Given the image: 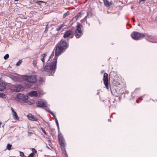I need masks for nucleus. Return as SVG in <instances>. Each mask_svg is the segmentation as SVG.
<instances>
[{
    "label": "nucleus",
    "instance_id": "obj_1",
    "mask_svg": "<svg viewBox=\"0 0 157 157\" xmlns=\"http://www.w3.org/2000/svg\"><path fill=\"white\" fill-rule=\"evenodd\" d=\"M68 47V45L65 40H62L60 41L55 49V55L53 61L49 64L47 63L44 67L40 69V70L42 72L51 71L49 75H52L55 73L56 68L58 56L61 54Z\"/></svg>",
    "mask_w": 157,
    "mask_h": 157
},
{
    "label": "nucleus",
    "instance_id": "obj_2",
    "mask_svg": "<svg viewBox=\"0 0 157 157\" xmlns=\"http://www.w3.org/2000/svg\"><path fill=\"white\" fill-rule=\"evenodd\" d=\"M22 78L25 81V87L36 89V87L34 84H33L35 83L36 81V77L34 75H22Z\"/></svg>",
    "mask_w": 157,
    "mask_h": 157
},
{
    "label": "nucleus",
    "instance_id": "obj_3",
    "mask_svg": "<svg viewBox=\"0 0 157 157\" xmlns=\"http://www.w3.org/2000/svg\"><path fill=\"white\" fill-rule=\"evenodd\" d=\"M132 38L135 40H138L142 38H144L145 37H147L150 39H152V36L150 35H148L145 34H143L138 33L137 32H134L131 33V35Z\"/></svg>",
    "mask_w": 157,
    "mask_h": 157
},
{
    "label": "nucleus",
    "instance_id": "obj_4",
    "mask_svg": "<svg viewBox=\"0 0 157 157\" xmlns=\"http://www.w3.org/2000/svg\"><path fill=\"white\" fill-rule=\"evenodd\" d=\"M77 29L76 30L75 36L76 38H78L80 37L83 34L82 26L80 24H78L77 26Z\"/></svg>",
    "mask_w": 157,
    "mask_h": 157
},
{
    "label": "nucleus",
    "instance_id": "obj_5",
    "mask_svg": "<svg viewBox=\"0 0 157 157\" xmlns=\"http://www.w3.org/2000/svg\"><path fill=\"white\" fill-rule=\"evenodd\" d=\"M17 97L18 99L22 100L25 102H28L29 101L28 97L27 95L19 94H17Z\"/></svg>",
    "mask_w": 157,
    "mask_h": 157
},
{
    "label": "nucleus",
    "instance_id": "obj_6",
    "mask_svg": "<svg viewBox=\"0 0 157 157\" xmlns=\"http://www.w3.org/2000/svg\"><path fill=\"white\" fill-rule=\"evenodd\" d=\"M37 105L40 107H44L47 106V103L44 100L42 99L39 100L36 102Z\"/></svg>",
    "mask_w": 157,
    "mask_h": 157
},
{
    "label": "nucleus",
    "instance_id": "obj_7",
    "mask_svg": "<svg viewBox=\"0 0 157 157\" xmlns=\"http://www.w3.org/2000/svg\"><path fill=\"white\" fill-rule=\"evenodd\" d=\"M74 32L72 30H69L66 31L64 33L63 37L64 38L70 37L72 38L73 37Z\"/></svg>",
    "mask_w": 157,
    "mask_h": 157
},
{
    "label": "nucleus",
    "instance_id": "obj_8",
    "mask_svg": "<svg viewBox=\"0 0 157 157\" xmlns=\"http://www.w3.org/2000/svg\"><path fill=\"white\" fill-rule=\"evenodd\" d=\"M103 80L104 83L107 89H109V83L108 80V74L105 73L104 74Z\"/></svg>",
    "mask_w": 157,
    "mask_h": 157
},
{
    "label": "nucleus",
    "instance_id": "obj_9",
    "mask_svg": "<svg viewBox=\"0 0 157 157\" xmlns=\"http://www.w3.org/2000/svg\"><path fill=\"white\" fill-rule=\"evenodd\" d=\"M58 138L60 145L62 147H64L65 146V140L61 133L59 134Z\"/></svg>",
    "mask_w": 157,
    "mask_h": 157
},
{
    "label": "nucleus",
    "instance_id": "obj_10",
    "mask_svg": "<svg viewBox=\"0 0 157 157\" xmlns=\"http://www.w3.org/2000/svg\"><path fill=\"white\" fill-rule=\"evenodd\" d=\"M21 86L19 85H14L12 86V90L13 91L19 92L21 90Z\"/></svg>",
    "mask_w": 157,
    "mask_h": 157
},
{
    "label": "nucleus",
    "instance_id": "obj_11",
    "mask_svg": "<svg viewBox=\"0 0 157 157\" xmlns=\"http://www.w3.org/2000/svg\"><path fill=\"white\" fill-rule=\"evenodd\" d=\"M27 117L30 121H37V118L32 114L29 113L27 115Z\"/></svg>",
    "mask_w": 157,
    "mask_h": 157
},
{
    "label": "nucleus",
    "instance_id": "obj_12",
    "mask_svg": "<svg viewBox=\"0 0 157 157\" xmlns=\"http://www.w3.org/2000/svg\"><path fill=\"white\" fill-rule=\"evenodd\" d=\"M11 110L12 112L13 113V118L15 120H19V118L16 112L14 111V109L12 107L11 108Z\"/></svg>",
    "mask_w": 157,
    "mask_h": 157
},
{
    "label": "nucleus",
    "instance_id": "obj_13",
    "mask_svg": "<svg viewBox=\"0 0 157 157\" xmlns=\"http://www.w3.org/2000/svg\"><path fill=\"white\" fill-rule=\"evenodd\" d=\"M28 94L31 97H37L38 95V93L36 91H33L29 93Z\"/></svg>",
    "mask_w": 157,
    "mask_h": 157
},
{
    "label": "nucleus",
    "instance_id": "obj_14",
    "mask_svg": "<svg viewBox=\"0 0 157 157\" xmlns=\"http://www.w3.org/2000/svg\"><path fill=\"white\" fill-rule=\"evenodd\" d=\"M103 1L105 5L108 8V9H109L110 6L112 5L111 2H109L107 0H103Z\"/></svg>",
    "mask_w": 157,
    "mask_h": 157
},
{
    "label": "nucleus",
    "instance_id": "obj_15",
    "mask_svg": "<svg viewBox=\"0 0 157 157\" xmlns=\"http://www.w3.org/2000/svg\"><path fill=\"white\" fill-rule=\"evenodd\" d=\"M65 25L64 24H63L59 25L56 29V30L58 31H60L62 29L64 26Z\"/></svg>",
    "mask_w": 157,
    "mask_h": 157
},
{
    "label": "nucleus",
    "instance_id": "obj_16",
    "mask_svg": "<svg viewBox=\"0 0 157 157\" xmlns=\"http://www.w3.org/2000/svg\"><path fill=\"white\" fill-rule=\"evenodd\" d=\"M37 62V59L36 58L35 59H34V60L33 62V65L34 67H37V68L39 69L40 68V67L39 66H37L36 64Z\"/></svg>",
    "mask_w": 157,
    "mask_h": 157
},
{
    "label": "nucleus",
    "instance_id": "obj_17",
    "mask_svg": "<svg viewBox=\"0 0 157 157\" xmlns=\"http://www.w3.org/2000/svg\"><path fill=\"white\" fill-rule=\"evenodd\" d=\"M6 88L5 84L3 83H0V91H2Z\"/></svg>",
    "mask_w": 157,
    "mask_h": 157
},
{
    "label": "nucleus",
    "instance_id": "obj_18",
    "mask_svg": "<svg viewBox=\"0 0 157 157\" xmlns=\"http://www.w3.org/2000/svg\"><path fill=\"white\" fill-rule=\"evenodd\" d=\"M46 55L44 54H43L40 57V59L42 61L43 63V64H44V58L46 57Z\"/></svg>",
    "mask_w": 157,
    "mask_h": 157
},
{
    "label": "nucleus",
    "instance_id": "obj_19",
    "mask_svg": "<svg viewBox=\"0 0 157 157\" xmlns=\"http://www.w3.org/2000/svg\"><path fill=\"white\" fill-rule=\"evenodd\" d=\"M82 13H78L75 17L76 19L78 20L79 19V18H80L82 16Z\"/></svg>",
    "mask_w": 157,
    "mask_h": 157
},
{
    "label": "nucleus",
    "instance_id": "obj_20",
    "mask_svg": "<svg viewBox=\"0 0 157 157\" xmlns=\"http://www.w3.org/2000/svg\"><path fill=\"white\" fill-rule=\"evenodd\" d=\"M92 16V13L90 12H88L87 13V15L86 16V17H90Z\"/></svg>",
    "mask_w": 157,
    "mask_h": 157
},
{
    "label": "nucleus",
    "instance_id": "obj_21",
    "mask_svg": "<svg viewBox=\"0 0 157 157\" xmlns=\"http://www.w3.org/2000/svg\"><path fill=\"white\" fill-rule=\"evenodd\" d=\"M5 95L4 94L0 93V98H5Z\"/></svg>",
    "mask_w": 157,
    "mask_h": 157
},
{
    "label": "nucleus",
    "instance_id": "obj_22",
    "mask_svg": "<svg viewBox=\"0 0 157 157\" xmlns=\"http://www.w3.org/2000/svg\"><path fill=\"white\" fill-rule=\"evenodd\" d=\"M48 111L49 113H50L54 117H55V116L54 114L52 112H51L50 111L49 109H46Z\"/></svg>",
    "mask_w": 157,
    "mask_h": 157
},
{
    "label": "nucleus",
    "instance_id": "obj_23",
    "mask_svg": "<svg viewBox=\"0 0 157 157\" xmlns=\"http://www.w3.org/2000/svg\"><path fill=\"white\" fill-rule=\"evenodd\" d=\"M12 145L10 144H8L7 146V148L9 150H10L11 149V147H12Z\"/></svg>",
    "mask_w": 157,
    "mask_h": 157
},
{
    "label": "nucleus",
    "instance_id": "obj_24",
    "mask_svg": "<svg viewBox=\"0 0 157 157\" xmlns=\"http://www.w3.org/2000/svg\"><path fill=\"white\" fill-rule=\"evenodd\" d=\"M20 154V156L22 157H25L26 156L24 155V153L23 152L21 151H19Z\"/></svg>",
    "mask_w": 157,
    "mask_h": 157
},
{
    "label": "nucleus",
    "instance_id": "obj_25",
    "mask_svg": "<svg viewBox=\"0 0 157 157\" xmlns=\"http://www.w3.org/2000/svg\"><path fill=\"white\" fill-rule=\"evenodd\" d=\"M54 56V51L52 52V54H51V56H50L49 58V59H48V61H49L50 60L52 59V58L53 56Z\"/></svg>",
    "mask_w": 157,
    "mask_h": 157
},
{
    "label": "nucleus",
    "instance_id": "obj_26",
    "mask_svg": "<svg viewBox=\"0 0 157 157\" xmlns=\"http://www.w3.org/2000/svg\"><path fill=\"white\" fill-rule=\"evenodd\" d=\"M69 14V12L68 11H67L66 13H65L63 14V17H67Z\"/></svg>",
    "mask_w": 157,
    "mask_h": 157
},
{
    "label": "nucleus",
    "instance_id": "obj_27",
    "mask_svg": "<svg viewBox=\"0 0 157 157\" xmlns=\"http://www.w3.org/2000/svg\"><path fill=\"white\" fill-rule=\"evenodd\" d=\"M22 60H20L17 63L16 65L17 66H19L21 64V63H22Z\"/></svg>",
    "mask_w": 157,
    "mask_h": 157
},
{
    "label": "nucleus",
    "instance_id": "obj_28",
    "mask_svg": "<svg viewBox=\"0 0 157 157\" xmlns=\"http://www.w3.org/2000/svg\"><path fill=\"white\" fill-rule=\"evenodd\" d=\"M9 57V55L8 54H6L4 56V59L5 60L7 59Z\"/></svg>",
    "mask_w": 157,
    "mask_h": 157
},
{
    "label": "nucleus",
    "instance_id": "obj_29",
    "mask_svg": "<svg viewBox=\"0 0 157 157\" xmlns=\"http://www.w3.org/2000/svg\"><path fill=\"white\" fill-rule=\"evenodd\" d=\"M34 155L35 154L34 153H32L29 155L28 156V157H35L34 156Z\"/></svg>",
    "mask_w": 157,
    "mask_h": 157
},
{
    "label": "nucleus",
    "instance_id": "obj_30",
    "mask_svg": "<svg viewBox=\"0 0 157 157\" xmlns=\"http://www.w3.org/2000/svg\"><path fill=\"white\" fill-rule=\"evenodd\" d=\"M44 2L42 1H37L36 3H38L39 5H40V6H41V3H43Z\"/></svg>",
    "mask_w": 157,
    "mask_h": 157
},
{
    "label": "nucleus",
    "instance_id": "obj_31",
    "mask_svg": "<svg viewBox=\"0 0 157 157\" xmlns=\"http://www.w3.org/2000/svg\"><path fill=\"white\" fill-rule=\"evenodd\" d=\"M13 79L14 81H17L18 80V78L15 76H13Z\"/></svg>",
    "mask_w": 157,
    "mask_h": 157
},
{
    "label": "nucleus",
    "instance_id": "obj_32",
    "mask_svg": "<svg viewBox=\"0 0 157 157\" xmlns=\"http://www.w3.org/2000/svg\"><path fill=\"white\" fill-rule=\"evenodd\" d=\"M55 121L57 125V126H58L59 125V123L58 122V121L56 117L55 118Z\"/></svg>",
    "mask_w": 157,
    "mask_h": 157
},
{
    "label": "nucleus",
    "instance_id": "obj_33",
    "mask_svg": "<svg viewBox=\"0 0 157 157\" xmlns=\"http://www.w3.org/2000/svg\"><path fill=\"white\" fill-rule=\"evenodd\" d=\"M32 151L33 152L32 153H36V150L34 149V148H32Z\"/></svg>",
    "mask_w": 157,
    "mask_h": 157
},
{
    "label": "nucleus",
    "instance_id": "obj_34",
    "mask_svg": "<svg viewBox=\"0 0 157 157\" xmlns=\"http://www.w3.org/2000/svg\"><path fill=\"white\" fill-rule=\"evenodd\" d=\"M34 103V101L33 100H32L31 101L29 102V104L30 105H31L33 104Z\"/></svg>",
    "mask_w": 157,
    "mask_h": 157
},
{
    "label": "nucleus",
    "instance_id": "obj_35",
    "mask_svg": "<svg viewBox=\"0 0 157 157\" xmlns=\"http://www.w3.org/2000/svg\"><path fill=\"white\" fill-rule=\"evenodd\" d=\"M49 26H50V25H46V27L45 28V31L48 30V28L49 27ZM50 26H51V25H50Z\"/></svg>",
    "mask_w": 157,
    "mask_h": 157
},
{
    "label": "nucleus",
    "instance_id": "obj_36",
    "mask_svg": "<svg viewBox=\"0 0 157 157\" xmlns=\"http://www.w3.org/2000/svg\"><path fill=\"white\" fill-rule=\"evenodd\" d=\"M43 94H44L43 93H42V92H41V93L40 92H39V96H41L43 95Z\"/></svg>",
    "mask_w": 157,
    "mask_h": 157
},
{
    "label": "nucleus",
    "instance_id": "obj_37",
    "mask_svg": "<svg viewBox=\"0 0 157 157\" xmlns=\"http://www.w3.org/2000/svg\"><path fill=\"white\" fill-rule=\"evenodd\" d=\"M146 0H140V2L141 3V2H143V3Z\"/></svg>",
    "mask_w": 157,
    "mask_h": 157
},
{
    "label": "nucleus",
    "instance_id": "obj_38",
    "mask_svg": "<svg viewBox=\"0 0 157 157\" xmlns=\"http://www.w3.org/2000/svg\"><path fill=\"white\" fill-rule=\"evenodd\" d=\"M58 127V133H59L60 132V130H59V126H57Z\"/></svg>",
    "mask_w": 157,
    "mask_h": 157
},
{
    "label": "nucleus",
    "instance_id": "obj_39",
    "mask_svg": "<svg viewBox=\"0 0 157 157\" xmlns=\"http://www.w3.org/2000/svg\"><path fill=\"white\" fill-rule=\"evenodd\" d=\"M104 72V71L103 70L101 71V74H102V73H103Z\"/></svg>",
    "mask_w": 157,
    "mask_h": 157
},
{
    "label": "nucleus",
    "instance_id": "obj_40",
    "mask_svg": "<svg viewBox=\"0 0 157 157\" xmlns=\"http://www.w3.org/2000/svg\"><path fill=\"white\" fill-rule=\"evenodd\" d=\"M108 121H109V122H110V121H111V120H110V119H109L108 120Z\"/></svg>",
    "mask_w": 157,
    "mask_h": 157
},
{
    "label": "nucleus",
    "instance_id": "obj_41",
    "mask_svg": "<svg viewBox=\"0 0 157 157\" xmlns=\"http://www.w3.org/2000/svg\"><path fill=\"white\" fill-rule=\"evenodd\" d=\"M88 26H90V23H88Z\"/></svg>",
    "mask_w": 157,
    "mask_h": 157
},
{
    "label": "nucleus",
    "instance_id": "obj_42",
    "mask_svg": "<svg viewBox=\"0 0 157 157\" xmlns=\"http://www.w3.org/2000/svg\"><path fill=\"white\" fill-rule=\"evenodd\" d=\"M44 133H46L45 132L44 130Z\"/></svg>",
    "mask_w": 157,
    "mask_h": 157
},
{
    "label": "nucleus",
    "instance_id": "obj_43",
    "mask_svg": "<svg viewBox=\"0 0 157 157\" xmlns=\"http://www.w3.org/2000/svg\"><path fill=\"white\" fill-rule=\"evenodd\" d=\"M133 21H135V19L133 20Z\"/></svg>",
    "mask_w": 157,
    "mask_h": 157
},
{
    "label": "nucleus",
    "instance_id": "obj_44",
    "mask_svg": "<svg viewBox=\"0 0 157 157\" xmlns=\"http://www.w3.org/2000/svg\"><path fill=\"white\" fill-rule=\"evenodd\" d=\"M138 25H139V26H140V25H139V24H138Z\"/></svg>",
    "mask_w": 157,
    "mask_h": 157
},
{
    "label": "nucleus",
    "instance_id": "obj_45",
    "mask_svg": "<svg viewBox=\"0 0 157 157\" xmlns=\"http://www.w3.org/2000/svg\"><path fill=\"white\" fill-rule=\"evenodd\" d=\"M86 23H87V21H86Z\"/></svg>",
    "mask_w": 157,
    "mask_h": 157
}]
</instances>
